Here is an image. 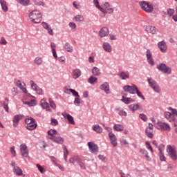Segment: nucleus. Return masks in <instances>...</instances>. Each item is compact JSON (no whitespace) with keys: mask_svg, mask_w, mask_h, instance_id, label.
<instances>
[{"mask_svg":"<svg viewBox=\"0 0 177 177\" xmlns=\"http://www.w3.org/2000/svg\"><path fill=\"white\" fill-rule=\"evenodd\" d=\"M29 19L30 21L34 24H39L41 21V13L38 10H34L29 14Z\"/></svg>","mask_w":177,"mask_h":177,"instance_id":"1","label":"nucleus"},{"mask_svg":"<svg viewBox=\"0 0 177 177\" xmlns=\"http://www.w3.org/2000/svg\"><path fill=\"white\" fill-rule=\"evenodd\" d=\"M167 152L169 153L171 160H173L174 161L177 160V150L174 146L167 145Z\"/></svg>","mask_w":177,"mask_h":177,"instance_id":"2","label":"nucleus"},{"mask_svg":"<svg viewBox=\"0 0 177 177\" xmlns=\"http://www.w3.org/2000/svg\"><path fill=\"white\" fill-rule=\"evenodd\" d=\"M139 6H141L142 10L147 13H151L153 11V6L148 1H140Z\"/></svg>","mask_w":177,"mask_h":177,"instance_id":"3","label":"nucleus"},{"mask_svg":"<svg viewBox=\"0 0 177 177\" xmlns=\"http://www.w3.org/2000/svg\"><path fill=\"white\" fill-rule=\"evenodd\" d=\"M157 69L161 71L163 73H166L168 75L171 74V69L169 66H167L165 64L161 63L157 65Z\"/></svg>","mask_w":177,"mask_h":177,"instance_id":"4","label":"nucleus"},{"mask_svg":"<svg viewBox=\"0 0 177 177\" xmlns=\"http://www.w3.org/2000/svg\"><path fill=\"white\" fill-rule=\"evenodd\" d=\"M123 90L126 92L129 93L130 94L134 95L138 91V88L135 85H133V86L127 85L123 87Z\"/></svg>","mask_w":177,"mask_h":177,"instance_id":"5","label":"nucleus"},{"mask_svg":"<svg viewBox=\"0 0 177 177\" xmlns=\"http://www.w3.org/2000/svg\"><path fill=\"white\" fill-rule=\"evenodd\" d=\"M20 152H21V156L23 157L27 158L29 156V151L26 144L20 145Z\"/></svg>","mask_w":177,"mask_h":177,"instance_id":"6","label":"nucleus"},{"mask_svg":"<svg viewBox=\"0 0 177 177\" xmlns=\"http://www.w3.org/2000/svg\"><path fill=\"white\" fill-rule=\"evenodd\" d=\"M157 125H158L157 129L158 130L163 129L167 131H171V127L169 124H167L166 122H158Z\"/></svg>","mask_w":177,"mask_h":177,"instance_id":"7","label":"nucleus"},{"mask_svg":"<svg viewBox=\"0 0 177 177\" xmlns=\"http://www.w3.org/2000/svg\"><path fill=\"white\" fill-rule=\"evenodd\" d=\"M88 147L91 153L97 154L99 152V147L93 142H89Z\"/></svg>","mask_w":177,"mask_h":177,"instance_id":"8","label":"nucleus"},{"mask_svg":"<svg viewBox=\"0 0 177 177\" xmlns=\"http://www.w3.org/2000/svg\"><path fill=\"white\" fill-rule=\"evenodd\" d=\"M146 57L148 64L151 65V66L155 65L154 60L152 58V54L149 49H147L146 51Z\"/></svg>","mask_w":177,"mask_h":177,"instance_id":"9","label":"nucleus"},{"mask_svg":"<svg viewBox=\"0 0 177 177\" xmlns=\"http://www.w3.org/2000/svg\"><path fill=\"white\" fill-rule=\"evenodd\" d=\"M108 137L109 138V140H111V143L113 147H116L118 146L117 137L115 136L114 133H109Z\"/></svg>","mask_w":177,"mask_h":177,"instance_id":"10","label":"nucleus"},{"mask_svg":"<svg viewBox=\"0 0 177 177\" xmlns=\"http://www.w3.org/2000/svg\"><path fill=\"white\" fill-rule=\"evenodd\" d=\"M160 153L159 157L161 162H165V157L163 154V151L165 149V146L163 144H160L158 148Z\"/></svg>","mask_w":177,"mask_h":177,"instance_id":"11","label":"nucleus"},{"mask_svg":"<svg viewBox=\"0 0 177 177\" xmlns=\"http://www.w3.org/2000/svg\"><path fill=\"white\" fill-rule=\"evenodd\" d=\"M109 34V28L106 27H103L102 28L100 29L99 32V36L101 38L108 36Z\"/></svg>","mask_w":177,"mask_h":177,"instance_id":"12","label":"nucleus"},{"mask_svg":"<svg viewBox=\"0 0 177 177\" xmlns=\"http://www.w3.org/2000/svg\"><path fill=\"white\" fill-rule=\"evenodd\" d=\"M41 106L43 109H46V111L52 113V110L49 107V104L47 102L46 100L42 99L41 100Z\"/></svg>","mask_w":177,"mask_h":177,"instance_id":"13","label":"nucleus"},{"mask_svg":"<svg viewBox=\"0 0 177 177\" xmlns=\"http://www.w3.org/2000/svg\"><path fill=\"white\" fill-rule=\"evenodd\" d=\"M50 140L59 145H63L64 142V139L62 137H51L50 138Z\"/></svg>","mask_w":177,"mask_h":177,"instance_id":"14","label":"nucleus"},{"mask_svg":"<svg viewBox=\"0 0 177 177\" xmlns=\"http://www.w3.org/2000/svg\"><path fill=\"white\" fill-rule=\"evenodd\" d=\"M158 46L160 48L161 53H166L167 48L165 41H160L158 44Z\"/></svg>","mask_w":177,"mask_h":177,"instance_id":"15","label":"nucleus"},{"mask_svg":"<svg viewBox=\"0 0 177 177\" xmlns=\"http://www.w3.org/2000/svg\"><path fill=\"white\" fill-rule=\"evenodd\" d=\"M23 119L22 115H15L13 118V127H17L20 120Z\"/></svg>","mask_w":177,"mask_h":177,"instance_id":"16","label":"nucleus"},{"mask_svg":"<svg viewBox=\"0 0 177 177\" xmlns=\"http://www.w3.org/2000/svg\"><path fill=\"white\" fill-rule=\"evenodd\" d=\"M100 89L101 91H104L106 94L109 93V84L108 82H104L103 84L100 86Z\"/></svg>","mask_w":177,"mask_h":177,"instance_id":"17","label":"nucleus"},{"mask_svg":"<svg viewBox=\"0 0 177 177\" xmlns=\"http://www.w3.org/2000/svg\"><path fill=\"white\" fill-rule=\"evenodd\" d=\"M145 31L152 35L156 34V30L155 26H147L145 28Z\"/></svg>","mask_w":177,"mask_h":177,"instance_id":"18","label":"nucleus"},{"mask_svg":"<svg viewBox=\"0 0 177 177\" xmlns=\"http://www.w3.org/2000/svg\"><path fill=\"white\" fill-rule=\"evenodd\" d=\"M93 3L95 5V7L102 13L107 14V12L104 10V9L100 6V2L98 0H93Z\"/></svg>","mask_w":177,"mask_h":177,"instance_id":"19","label":"nucleus"},{"mask_svg":"<svg viewBox=\"0 0 177 177\" xmlns=\"http://www.w3.org/2000/svg\"><path fill=\"white\" fill-rule=\"evenodd\" d=\"M165 117L169 122H174L175 120L174 115L170 112H165Z\"/></svg>","mask_w":177,"mask_h":177,"instance_id":"20","label":"nucleus"},{"mask_svg":"<svg viewBox=\"0 0 177 177\" xmlns=\"http://www.w3.org/2000/svg\"><path fill=\"white\" fill-rule=\"evenodd\" d=\"M13 172L17 176H23V171L18 166H14V167H13Z\"/></svg>","mask_w":177,"mask_h":177,"instance_id":"21","label":"nucleus"},{"mask_svg":"<svg viewBox=\"0 0 177 177\" xmlns=\"http://www.w3.org/2000/svg\"><path fill=\"white\" fill-rule=\"evenodd\" d=\"M82 75V72L80 69H75L73 71L72 76L73 78L75 80H77L78 77H80Z\"/></svg>","mask_w":177,"mask_h":177,"instance_id":"22","label":"nucleus"},{"mask_svg":"<svg viewBox=\"0 0 177 177\" xmlns=\"http://www.w3.org/2000/svg\"><path fill=\"white\" fill-rule=\"evenodd\" d=\"M92 129L97 133H102L103 132V129L99 124L93 125Z\"/></svg>","mask_w":177,"mask_h":177,"instance_id":"23","label":"nucleus"},{"mask_svg":"<svg viewBox=\"0 0 177 177\" xmlns=\"http://www.w3.org/2000/svg\"><path fill=\"white\" fill-rule=\"evenodd\" d=\"M64 118H66L69 122V124H71L73 125L75 124V122H74V119L71 115L65 113L63 115Z\"/></svg>","mask_w":177,"mask_h":177,"instance_id":"24","label":"nucleus"},{"mask_svg":"<svg viewBox=\"0 0 177 177\" xmlns=\"http://www.w3.org/2000/svg\"><path fill=\"white\" fill-rule=\"evenodd\" d=\"M122 102L124 103V104H130L132 102H134L135 100L131 97H126L122 96V99L121 100Z\"/></svg>","mask_w":177,"mask_h":177,"instance_id":"25","label":"nucleus"},{"mask_svg":"<svg viewBox=\"0 0 177 177\" xmlns=\"http://www.w3.org/2000/svg\"><path fill=\"white\" fill-rule=\"evenodd\" d=\"M113 129H114L115 131L120 132V131H124V126L122 125V124H115L114 126H113Z\"/></svg>","mask_w":177,"mask_h":177,"instance_id":"26","label":"nucleus"},{"mask_svg":"<svg viewBox=\"0 0 177 177\" xmlns=\"http://www.w3.org/2000/svg\"><path fill=\"white\" fill-rule=\"evenodd\" d=\"M118 76L122 80H125L129 77V72H120L118 73Z\"/></svg>","mask_w":177,"mask_h":177,"instance_id":"27","label":"nucleus"},{"mask_svg":"<svg viewBox=\"0 0 177 177\" xmlns=\"http://www.w3.org/2000/svg\"><path fill=\"white\" fill-rule=\"evenodd\" d=\"M103 48L107 53H111L112 51L111 44H109L108 42H105L103 44Z\"/></svg>","mask_w":177,"mask_h":177,"instance_id":"28","label":"nucleus"},{"mask_svg":"<svg viewBox=\"0 0 177 177\" xmlns=\"http://www.w3.org/2000/svg\"><path fill=\"white\" fill-rule=\"evenodd\" d=\"M147 82L149 84L151 88L158 85L156 81L154 80V79H152L151 77L147 78Z\"/></svg>","mask_w":177,"mask_h":177,"instance_id":"29","label":"nucleus"},{"mask_svg":"<svg viewBox=\"0 0 177 177\" xmlns=\"http://www.w3.org/2000/svg\"><path fill=\"white\" fill-rule=\"evenodd\" d=\"M129 109L131 111L135 112L136 111H138L140 109V106L138 104H131L129 105Z\"/></svg>","mask_w":177,"mask_h":177,"instance_id":"30","label":"nucleus"},{"mask_svg":"<svg viewBox=\"0 0 177 177\" xmlns=\"http://www.w3.org/2000/svg\"><path fill=\"white\" fill-rule=\"evenodd\" d=\"M0 4H1V7L3 10L6 12L8 10L7 3L5 0H0Z\"/></svg>","mask_w":177,"mask_h":177,"instance_id":"31","label":"nucleus"},{"mask_svg":"<svg viewBox=\"0 0 177 177\" xmlns=\"http://www.w3.org/2000/svg\"><path fill=\"white\" fill-rule=\"evenodd\" d=\"M37 127V123L29 124L26 127V129L28 130V131H33Z\"/></svg>","mask_w":177,"mask_h":177,"instance_id":"32","label":"nucleus"},{"mask_svg":"<svg viewBox=\"0 0 177 177\" xmlns=\"http://www.w3.org/2000/svg\"><path fill=\"white\" fill-rule=\"evenodd\" d=\"M92 73L95 76H100V75H101L100 69L99 68H97L96 66H95L92 69Z\"/></svg>","mask_w":177,"mask_h":177,"instance_id":"33","label":"nucleus"},{"mask_svg":"<svg viewBox=\"0 0 177 177\" xmlns=\"http://www.w3.org/2000/svg\"><path fill=\"white\" fill-rule=\"evenodd\" d=\"M64 48L68 53H71L73 51V47L69 43H66Z\"/></svg>","mask_w":177,"mask_h":177,"instance_id":"34","label":"nucleus"},{"mask_svg":"<svg viewBox=\"0 0 177 177\" xmlns=\"http://www.w3.org/2000/svg\"><path fill=\"white\" fill-rule=\"evenodd\" d=\"M25 123L28 125L35 124V120L33 118L30 117V118H28L25 119Z\"/></svg>","mask_w":177,"mask_h":177,"instance_id":"35","label":"nucleus"},{"mask_svg":"<svg viewBox=\"0 0 177 177\" xmlns=\"http://www.w3.org/2000/svg\"><path fill=\"white\" fill-rule=\"evenodd\" d=\"M34 63H35V64H36L37 66H40L43 63V59H42V58L37 57L35 58Z\"/></svg>","mask_w":177,"mask_h":177,"instance_id":"36","label":"nucleus"},{"mask_svg":"<svg viewBox=\"0 0 177 177\" xmlns=\"http://www.w3.org/2000/svg\"><path fill=\"white\" fill-rule=\"evenodd\" d=\"M17 1L23 6H27L30 3V0H17Z\"/></svg>","mask_w":177,"mask_h":177,"instance_id":"37","label":"nucleus"},{"mask_svg":"<svg viewBox=\"0 0 177 177\" xmlns=\"http://www.w3.org/2000/svg\"><path fill=\"white\" fill-rule=\"evenodd\" d=\"M6 101L3 102V109H5L6 113L9 112V108H8V102L9 100L8 98L5 99Z\"/></svg>","mask_w":177,"mask_h":177,"instance_id":"38","label":"nucleus"},{"mask_svg":"<svg viewBox=\"0 0 177 177\" xmlns=\"http://www.w3.org/2000/svg\"><path fill=\"white\" fill-rule=\"evenodd\" d=\"M140 153H141L143 156L146 157L147 158H149L148 151L145 149H141L139 151Z\"/></svg>","mask_w":177,"mask_h":177,"instance_id":"39","label":"nucleus"},{"mask_svg":"<svg viewBox=\"0 0 177 177\" xmlns=\"http://www.w3.org/2000/svg\"><path fill=\"white\" fill-rule=\"evenodd\" d=\"M30 84L33 91H37V89L39 88L38 85L35 84L33 80H30Z\"/></svg>","mask_w":177,"mask_h":177,"instance_id":"40","label":"nucleus"},{"mask_svg":"<svg viewBox=\"0 0 177 177\" xmlns=\"http://www.w3.org/2000/svg\"><path fill=\"white\" fill-rule=\"evenodd\" d=\"M97 79L93 75L91 76L88 80V83L91 84L97 83Z\"/></svg>","mask_w":177,"mask_h":177,"instance_id":"41","label":"nucleus"},{"mask_svg":"<svg viewBox=\"0 0 177 177\" xmlns=\"http://www.w3.org/2000/svg\"><path fill=\"white\" fill-rule=\"evenodd\" d=\"M145 133L147 138H149L150 139H152V138L153 137L152 130H149L148 129H146Z\"/></svg>","mask_w":177,"mask_h":177,"instance_id":"42","label":"nucleus"},{"mask_svg":"<svg viewBox=\"0 0 177 177\" xmlns=\"http://www.w3.org/2000/svg\"><path fill=\"white\" fill-rule=\"evenodd\" d=\"M75 21L80 23L84 20V16L79 15H77L75 17Z\"/></svg>","mask_w":177,"mask_h":177,"instance_id":"43","label":"nucleus"},{"mask_svg":"<svg viewBox=\"0 0 177 177\" xmlns=\"http://www.w3.org/2000/svg\"><path fill=\"white\" fill-rule=\"evenodd\" d=\"M48 102H49L50 107L53 109H56L57 106H56V104L55 103V102L53 101V100L51 98H49Z\"/></svg>","mask_w":177,"mask_h":177,"instance_id":"44","label":"nucleus"},{"mask_svg":"<svg viewBox=\"0 0 177 177\" xmlns=\"http://www.w3.org/2000/svg\"><path fill=\"white\" fill-rule=\"evenodd\" d=\"M14 83L19 88L24 87L21 80H17V79H15V81H14Z\"/></svg>","mask_w":177,"mask_h":177,"instance_id":"45","label":"nucleus"},{"mask_svg":"<svg viewBox=\"0 0 177 177\" xmlns=\"http://www.w3.org/2000/svg\"><path fill=\"white\" fill-rule=\"evenodd\" d=\"M69 151L67 150L66 147L64 146V160L65 161L67 160V156H68Z\"/></svg>","mask_w":177,"mask_h":177,"instance_id":"46","label":"nucleus"},{"mask_svg":"<svg viewBox=\"0 0 177 177\" xmlns=\"http://www.w3.org/2000/svg\"><path fill=\"white\" fill-rule=\"evenodd\" d=\"M69 91H71L72 93V94L73 95L74 97H80V95H79L78 92L76 91V90L73 89V88H69Z\"/></svg>","mask_w":177,"mask_h":177,"instance_id":"47","label":"nucleus"},{"mask_svg":"<svg viewBox=\"0 0 177 177\" xmlns=\"http://www.w3.org/2000/svg\"><path fill=\"white\" fill-rule=\"evenodd\" d=\"M57 133V131L56 129H50L48 131V134L49 136H50L51 137H55L54 136L55 134Z\"/></svg>","mask_w":177,"mask_h":177,"instance_id":"48","label":"nucleus"},{"mask_svg":"<svg viewBox=\"0 0 177 177\" xmlns=\"http://www.w3.org/2000/svg\"><path fill=\"white\" fill-rule=\"evenodd\" d=\"M155 92L159 93L161 90L160 89V87L158 86V85L154 86H151V87Z\"/></svg>","mask_w":177,"mask_h":177,"instance_id":"49","label":"nucleus"},{"mask_svg":"<svg viewBox=\"0 0 177 177\" xmlns=\"http://www.w3.org/2000/svg\"><path fill=\"white\" fill-rule=\"evenodd\" d=\"M102 7H103L104 10H106V9L109 8L110 4L108 1L103 2Z\"/></svg>","mask_w":177,"mask_h":177,"instance_id":"50","label":"nucleus"},{"mask_svg":"<svg viewBox=\"0 0 177 177\" xmlns=\"http://www.w3.org/2000/svg\"><path fill=\"white\" fill-rule=\"evenodd\" d=\"M51 125L53 127H56L58 125V121L57 119L52 118L51 119Z\"/></svg>","mask_w":177,"mask_h":177,"instance_id":"51","label":"nucleus"},{"mask_svg":"<svg viewBox=\"0 0 177 177\" xmlns=\"http://www.w3.org/2000/svg\"><path fill=\"white\" fill-rule=\"evenodd\" d=\"M68 26L71 27L72 30H75L77 28V25L74 22H69Z\"/></svg>","mask_w":177,"mask_h":177,"instance_id":"52","label":"nucleus"},{"mask_svg":"<svg viewBox=\"0 0 177 177\" xmlns=\"http://www.w3.org/2000/svg\"><path fill=\"white\" fill-rule=\"evenodd\" d=\"M35 91L37 92V93L39 95H44V91L42 90L41 88L39 87L38 88H37Z\"/></svg>","mask_w":177,"mask_h":177,"instance_id":"53","label":"nucleus"},{"mask_svg":"<svg viewBox=\"0 0 177 177\" xmlns=\"http://www.w3.org/2000/svg\"><path fill=\"white\" fill-rule=\"evenodd\" d=\"M81 104V100L79 97H75L74 101V104L75 106H80Z\"/></svg>","mask_w":177,"mask_h":177,"instance_id":"54","label":"nucleus"},{"mask_svg":"<svg viewBox=\"0 0 177 177\" xmlns=\"http://www.w3.org/2000/svg\"><path fill=\"white\" fill-rule=\"evenodd\" d=\"M140 119L142 120L145 122H147V115H144L143 113L139 115Z\"/></svg>","mask_w":177,"mask_h":177,"instance_id":"55","label":"nucleus"},{"mask_svg":"<svg viewBox=\"0 0 177 177\" xmlns=\"http://www.w3.org/2000/svg\"><path fill=\"white\" fill-rule=\"evenodd\" d=\"M169 110L171 111V113H173V115L177 116V109L174 108H169Z\"/></svg>","mask_w":177,"mask_h":177,"instance_id":"56","label":"nucleus"},{"mask_svg":"<svg viewBox=\"0 0 177 177\" xmlns=\"http://www.w3.org/2000/svg\"><path fill=\"white\" fill-rule=\"evenodd\" d=\"M36 167H37V169L39 170V171L41 172V174H44V172H45L44 171V168L39 164H37Z\"/></svg>","mask_w":177,"mask_h":177,"instance_id":"57","label":"nucleus"},{"mask_svg":"<svg viewBox=\"0 0 177 177\" xmlns=\"http://www.w3.org/2000/svg\"><path fill=\"white\" fill-rule=\"evenodd\" d=\"M136 93L137 94V95H138V97H141L143 100H145L144 95L142 94L141 92H140L139 89L137 90V92H136Z\"/></svg>","mask_w":177,"mask_h":177,"instance_id":"58","label":"nucleus"},{"mask_svg":"<svg viewBox=\"0 0 177 177\" xmlns=\"http://www.w3.org/2000/svg\"><path fill=\"white\" fill-rule=\"evenodd\" d=\"M167 14L169 15V16H172L173 14L174 13V8H168V9L167 10Z\"/></svg>","mask_w":177,"mask_h":177,"instance_id":"59","label":"nucleus"},{"mask_svg":"<svg viewBox=\"0 0 177 177\" xmlns=\"http://www.w3.org/2000/svg\"><path fill=\"white\" fill-rule=\"evenodd\" d=\"M118 114L120 115V116H124V117H126L127 113L125 111H123V110H120L118 111Z\"/></svg>","mask_w":177,"mask_h":177,"instance_id":"60","label":"nucleus"},{"mask_svg":"<svg viewBox=\"0 0 177 177\" xmlns=\"http://www.w3.org/2000/svg\"><path fill=\"white\" fill-rule=\"evenodd\" d=\"M41 26L46 30H48V28H50L49 25L47 22H41Z\"/></svg>","mask_w":177,"mask_h":177,"instance_id":"61","label":"nucleus"},{"mask_svg":"<svg viewBox=\"0 0 177 177\" xmlns=\"http://www.w3.org/2000/svg\"><path fill=\"white\" fill-rule=\"evenodd\" d=\"M104 10L106 12V13H109V14H111L114 12V9L110 7L106 9H104Z\"/></svg>","mask_w":177,"mask_h":177,"instance_id":"62","label":"nucleus"},{"mask_svg":"<svg viewBox=\"0 0 177 177\" xmlns=\"http://www.w3.org/2000/svg\"><path fill=\"white\" fill-rule=\"evenodd\" d=\"M8 42L5 37H1V39L0 40V44L1 45H7Z\"/></svg>","mask_w":177,"mask_h":177,"instance_id":"63","label":"nucleus"},{"mask_svg":"<svg viewBox=\"0 0 177 177\" xmlns=\"http://www.w3.org/2000/svg\"><path fill=\"white\" fill-rule=\"evenodd\" d=\"M49 158L50 159V160L53 163V165H56L57 164L56 162V158H55L53 156H50Z\"/></svg>","mask_w":177,"mask_h":177,"instance_id":"64","label":"nucleus"}]
</instances>
